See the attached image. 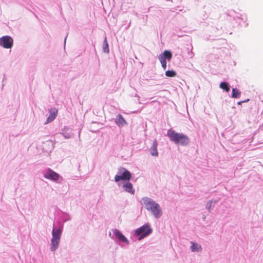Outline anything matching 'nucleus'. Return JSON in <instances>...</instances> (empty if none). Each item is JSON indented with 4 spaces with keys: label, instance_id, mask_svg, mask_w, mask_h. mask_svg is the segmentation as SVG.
Returning a JSON list of instances; mask_svg holds the SVG:
<instances>
[{
    "label": "nucleus",
    "instance_id": "f257e3e1",
    "mask_svg": "<svg viewBox=\"0 0 263 263\" xmlns=\"http://www.w3.org/2000/svg\"><path fill=\"white\" fill-rule=\"evenodd\" d=\"M167 135L172 141L182 146L187 145L190 141V139L187 136L177 133L172 129L168 130Z\"/></svg>",
    "mask_w": 263,
    "mask_h": 263
},
{
    "label": "nucleus",
    "instance_id": "f03ea898",
    "mask_svg": "<svg viewBox=\"0 0 263 263\" xmlns=\"http://www.w3.org/2000/svg\"><path fill=\"white\" fill-rule=\"evenodd\" d=\"M142 204L145 205V208L151 210L155 217L159 218L162 214L161 210L159 205L148 198H143L142 200Z\"/></svg>",
    "mask_w": 263,
    "mask_h": 263
},
{
    "label": "nucleus",
    "instance_id": "7ed1b4c3",
    "mask_svg": "<svg viewBox=\"0 0 263 263\" xmlns=\"http://www.w3.org/2000/svg\"><path fill=\"white\" fill-rule=\"evenodd\" d=\"M152 232V230L147 224H145L138 229L135 231V234L139 236V240H141L145 237L149 235Z\"/></svg>",
    "mask_w": 263,
    "mask_h": 263
},
{
    "label": "nucleus",
    "instance_id": "20e7f679",
    "mask_svg": "<svg viewBox=\"0 0 263 263\" xmlns=\"http://www.w3.org/2000/svg\"><path fill=\"white\" fill-rule=\"evenodd\" d=\"M61 233V232L60 230H55L54 229L52 230V238L51 244V250L52 251H55L59 246Z\"/></svg>",
    "mask_w": 263,
    "mask_h": 263
},
{
    "label": "nucleus",
    "instance_id": "39448f33",
    "mask_svg": "<svg viewBox=\"0 0 263 263\" xmlns=\"http://www.w3.org/2000/svg\"><path fill=\"white\" fill-rule=\"evenodd\" d=\"M172 58V54L171 51L165 50L162 54L159 55L158 59L160 61L162 67L163 69L166 68V60L170 61Z\"/></svg>",
    "mask_w": 263,
    "mask_h": 263
},
{
    "label": "nucleus",
    "instance_id": "423d86ee",
    "mask_svg": "<svg viewBox=\"0 0 263 263\" xmlns=\"http://www.w3.org/2000/svg\"><path fill=\"white\" fill-rule=\"evenodd\" d=\"M122 171H123L122 174L121 175H116L115 177V180L116 182H119L120 180H129L131 178V173L129 171L124 168H120L119 170V173H121Z\"/></svg>",
    "mask_w": 263,
    "mask_h": 263
},
{
    "label": "nucleus",
    "instance_id": "0eeeda50",
    "mask_svg": "<svg viewBox=\"0 0 263 263\" xmlns=\"http://www.w3.org/2000/svg\"><path fill=\"white\" fill-rule=\"evenodd\" d=\"M13 44V39L10 36H4L0 38V45L5 48H11Z\"/></svg>",
    "mask_w": 263,
    "mask_h": 263
},
{
    "label": "nucleus",
    "instance_id": "6e6552de",
    "mask_svg": "<svg viewBox=\"0 0 263 263\" xmlns=\"http://www.w3.org/2000/svg\"><path fill=\"white\" fill-rule=\"evenodd\" d=\"M44 177L54 181L58 180L59 178V175L55 172L49 170L44 174Z\"/></svg>",
    "mask_w": 263,
    "mask_h": 263
},
{
    "label": "nucleus",
    "instance_id": "1a4fd4ad",
    "mask_svg": "<svg viewBox=\"0 0 263 263\" xmlns=\"http://www.w3.org/2000/svg\"><path fill=\"white\" fill-rule=\"evenodd\" d=\"M50 116L47 118L45 124L52 122L56 118L58 115V109L55 108H51L49 110Z\"/></svg>",
    "mask_w": 263,
    "mask_h": 263
},
{
    "label": "nucleus",
    "instance_id": "9d476101",
    "mask_svg": "<svg viewBox=\"0 0 263 263\" xmlns=\"http://www.w3.org/2000/svg\"><path fill=\"white\" fill-rule=\"evenodd\" d=\"M158 143L156 139L153 141V145L150 148V152L152 156H158V153L157 151Z\"/></svg>",
    "mask_w": 263,
    "mask_h": 263
},
{
    "label": "nucleus",
    "instance_id": "9b49d317",
    "mask_svg": "<svg viewBox=\"0 0 263 263\" xmlns=\"http://www.w3.org/2000/svg\"><path fill=\"white\" fill-rule=\"evenodd\" d=\"M115 236L118 238V239L123 242H127V240L126 237L122 234V233L118 230H115L114 232Z\"/></svg>",
    "mask_w": 263,
    "mask_h": 263
},
{
    "label": "nucleus",
    "instance_id": "f8f14e48",
    "mask_svg": "<svg viewBox=\"0 0 263 263\" xmlns=\"http://www.w3.org/2000/svg\"><path fill=\"white\" fill-rule=\"evenodd\" d=\"M123 187L125 191L132 194L134 193L135 190H133V185L131 183L129 182H127L123 185Z\"/></svg>",
    "mask_w": 263,
    "mask_h": 263
},
{
    "label": "nucleus",
    "instance_id": "ddd939ff",
    "mask_svg": "<svg viewBox=\"0 0 263 263\" xmlns=\"http://www.w3.org/2000/svg\"><path fill=\"white\" fill-rule=\"evenodd\" d=\"M191 250L192 252H198L201 250V246L200 245L194 242H191Z\"/></svg>",
    "mask_w": 263,
    "mask_h": 263
},
{
    "label": "nucleus",
    "instance_id": "4468645a",
    "mask_svg": "<svg viewBox=\"0 0 263 263\" xmlns=\"http://www.w3.org/2000/svg\"><path fill=\"white\" fill-rule=\"evenodd\" d=\"M219 87L221 89L225 90L227 92H228L230 89V87L227 82H221L220 84Z\"/></svg>",
    "mask_w": 263,
    "mask_h": 263
},
{
    "label": "nucleus",
    "instance_id": "2eb2a0df",
    "mask_svg": "<svg viewBox=\"0 0 263 263\" xmlns=\"http://www.w3.org/2000/svg\"><path fill=\"white\" fill-rule=\"evenodd\" d=\"M240 91L237 88L232 89V93L231 97L233 98H238L240 97Z\"/></svg>",
    "mask_w": 263,
    "mask_h": 263
},
{
    "label": "nucleus",
    "instance_id": "dca6fc26",
    "mask_svg": "<svg viewBox=\"0 0 263 263\" xmlns=\"http://www.w3.org/2000/svg\"><path fill=\"white\" fill-rule=\"evenodd\" d=\"M103 49L104 52L108 53L109 52V48H108V45L107 43V41L106 38H105V40L104 41L103 44Z\"/></svg>",
    "mask_w": 263,
    "mask_h": 263
},
{
    "label": "nucleus",
    "instance_id": "f3484780",
    "mask_svg": "<svg viewBox=\"0 0 263 263\" xmlns=\"http://www.w3.org/2000/svg\"><path fill=\"white\" fill-rule=\"evenodd\" d=\"M116 123L119 125L123 126L124 124L126 123V122L123 118L121 116V115H119L118 118L117 119Z\"/></svg>",
    "mask_w": 263,
    "mask_h": 263
},
{
    "label": "nucleus",
    "instance_id": "a211bd4d",
    "mask_svg": "<svg viewBox=\"0 0 263 263\" xmlns=\"http://www.w3.org/2000/svg\"><path fill=\"white\" fill-rule=\"evenodd\" d=\"M165 75L167 77H174L176 76V72L174 70H167L165 72Z\"/></svg>",
    "mask_w": 263,
    "mask_h": 263
},
{
    "label": "nucleus",
    "instance_id": "6ab92c4d",
    "mask_svg": "<svg viewBox=\"0 0 263 263\" xmlns=\"http://www.w3.org/2000/svg\"><path fill=\"white\" fill-rule=\"evenodd\" d=\"M212 202L211 201H210L206 203V208L208 209V210H210L212 208Z\"/></svg>",
    "mask_w": 263,
    "mask_h": 263
},
{
    "label": "nucleus",
    "instance_id": "aec40b11",
    "mask_svg": "<svg viewBox=\"0 0 263 263\" xmlns=\"http://www.w3.org/2000/svg\"><path fill=\"white\" fill-rule=\"evenodd\" d=\"M249 101V99H247V100H246L242 101V102H243V103H244V102H248Z\"/></svg>",
    "mask_w": 263,
    "mask_h": 263
},
{
    "label": "nucleus",
    "instance_id": "412c9836",
    "mask_svg": "<svg viewBox=\"0 0 263 263\" xmlns=\"http://www.w3.org/2000/svg\"><path fill=\"white\" fill-rule=\"evenodd\" d=\"M243 103L242 101H240V102H238V105H240V104H241V103Z\"/></svg>",
    "mask_w": 263,
    "mask_h": 263
}]
</instances>
